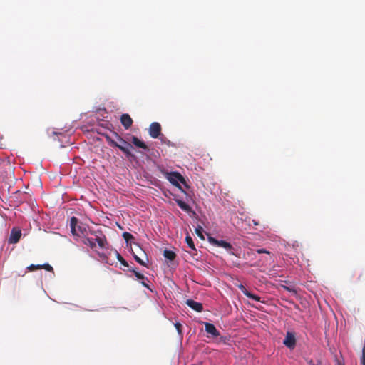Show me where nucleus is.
<instances>
[{
  "label": "nucleus",
  "mask_w": 365,
  "mask_h": 365,
  "mask_svg": "<svg viewBox=\"0 0 365 365\" xmlns=\"http://www.w3.org/2000/svg\"><path fill=\"white\" fill-rule=\"evenodd\" d=\"M89 233L92 235H94L95 239L88 237V235H86L85 237H83V244L90 247L91 249H93L96 246V242H97L99 247L102 249L106 248L108 245L107 240L101 231L89 230Z\"/></svg>",
  "instance_id": "nucleus-1"
},
{
  "label": "nucleus",
  "mask_w": 365,
  "mask_h": 365,
  "mask_svg": "<svg viewBox=\"0 0 365 365\" xmlns=\"http://www.w3.org/2000/svg\"><path fill=\"white\" fill-rule=\"evenodd\" d=\"M115 134L122 145L118 144L109 135H106L105 138L108 144L112 147L118 148L126 155L127 158H135V155L130 151V148H133V146L124 139H123L120 136H119L118 133H115Z\"/></svg>",
  "instance_id": "nucleus-2"
},
{
  "label": "nucleus",
  "mask_w": 365,
  "mask_h": 365,
  "mask_svg": "<svg viewBox=\"0 0 365 365\" xmlns=\"http://www.w3.org/2000/svg\"><path fill=\"white\" fill-rule=\"evenodd\" d=\"M70 226L71 231L73 235L83 237L89 234L88 226L85 224L78 225V219L76 217L71 218Z\"/></svg>",
  "instance_id": "nucleus-3"
},
{
  "label": "nucleus",
  "mask_w": 365,
  "mask_h": 365,
  "mask_svg": "<svg viewBox=\"0 0 365 365\" xmlns=\"http://www.w3.org/2000/svg\"><path fill=\"white\" fill-rule=\"evenodd\" d=\"M167 180L175 187L182 190L180 182L183 184L185 186L188 187L187 182L183 176L178 172H170L166 174Z\"/></svg>",
  "instance_id": "nucleus-4"
},
{
  "label": "nucleus",
  "mask_w": 365,
  "mask_h": 365,
  "mask_svg": "<svg viewBox=\"0 0 365 365\" xmlns=\"http://www.w3.org/2000/svg\"><path fill=\"white\" fill-rule=\"evenodd\" d=\"M208 241L210 244L217 246V247H222L225 248L227 251L230 252L232 246L230 243L225 241V240H218L212 237H208Z\"/></svg>",
  "instance_id": "nucleus-5"
},
{
  "label": "nucleus",
  "mask_w": 365,
  "mask_h": 365,
  "mask_svg": "<svg viewBox=\"0 0 365 365\" xmlns=\"http://www.w3.org/2000/svg\"><path fill=\"white\" fill-rule=\"evenodd\" d=\"M296 337L293 332L287 331L283 344L289 349H293L296 346Z\"/></svg>",
  "instance_id": "nucleus-6"
},
{
  "label": "nucleus",
  "mask_w": 365,
  "mask_h": 365,
  "mask_svg": "<svg viewBox=\"0 0 365 365\" xmlns=\"http://www.w3.org/2000/svg\"><path fill=\"white\" fill-rule=\"evenodd\" d=\"M161 133V125L159 123L153 122L149 127V135L153 138H158Z\"/></svg>",
  "instance_id": "nucleus-7"
},
{
  "label": "nucleus",
  "mask_w": 365,
  "mask_h": 365,
  "mask_svg": "<svg viewBox=\"0 0 365 365\" xmlns=\"http://www.w3.org/2000/svg\"><path fill=\"white\" fill-rule=\"evenodd\" d=\"M21 236V230L17 227H14L10 234V237L9 238V243L10 244H16L17 243Z\"/></svg>",
  "instance_id": "nucleus-8"
},
{
  "label": "nucleus",
  "mask_w": 365,
  "mask_h": 365,
  "mask_svg": "<svg viewBox=\"0 0 365 365\" xmlns=\"http://www.w3.org/2000/svg\"><path fill=\"white\" fill-rule=\"evenodd\" d=\"M138 249L140 251L141 254L143 255L144 259H142L140 256H138V252L135 253V252H134L133 250H132L133 257H134L135 260L138 263H139L140 265L147 267V263L148 262V256H147L146 253L140 247H138Z\"/></svg>",
  "instance_id": "nucleus-9"
},
{
  "label": "nucleus",
  "mask_w": 365,
  "mask_h": 365,
  "mask_svg": "<svg viewBox=\"0 0 365 365\" xmlns=\"http://www.w3.org/2000/svg\"><path fill=\"white\" fill-rule=\"evenodd\" d=\"M138 249L140 251L141 254L143 255L144 259H142L140 256H138V252L135 253V252H134L133 250H132L133 257H134L135 260L138 263H139L140 265L147 267V263L148 262V256H147L146 253L140 247H138Z\"/></svg>",
  "instance_id": "nucleus-10"
},
{
  "label": "nucleus",
  "mask_w": 365,
  "mask_h": 365,
  "mask_svg": "<svg viewBox=\"0 0 365 365\" xmlns=\"http://www.w3.org/2000/svg\"><path fill=\"white\" fill-rule=\"evenodd\" d=\"M138 249L140 251L141 254L143 255L144 259H142L140 256H138V252L135 253V252H134L133 250H132L133 257H134L135 260L138 263H139L140 265L147 267V263L148 262V256H147L146 253L140 247H138Z\"/></svg>",
  "instance_id": "nucleus-11"
},
{
  "label": "nucleus",
  "mask_w": 365,
  "mask_h": 365,
  "mask_svg": "<svg viewBox=\"0 0 365 365\" xmlns=\"http://www.w3.org/2000/svg\"><path fill=\"white\" fill-rule=\"evenodd\" d=\"M204 325L205 331L210 334L212 337L216 338L220 335L219 331L217 330L213 324L210 322H204Z\"/></svg>",
  "instance_id": "nucleus-12"
},
{
  "label": "nucleus",
  "mask_w": 365,
  "mask_h": 365,
  "mask_svg": "<svg viewBox=\"0 0 365 365\" xmlns=\"http://www.w3.org/2000/svg\"><path fill=\"white\" fill-rule=\"evenodd\" d=\"M120 123L125 129L128 130L131 127L133 121L128 114L124 113L120 116Z\"/></svg>",
  "instance_id": "nucleus-13"
},
{
  "label": "nucleus",
  "mask_w": 365,
  "mask_h": 365,
  "mask_svg": "<svg viewBox=\"0 0 365 365\" xmlns=\"http://www.w3.org/2000/svg\"><path fill=\"white\" fill-rule=\"evenodd\" d=\"M186 304L197 312H201L203 310L202 304L200 302L194 301L193 299H187Z\"/></svg>",
  "instance_id": "nucleus-14"
},
{
  "label": "nucleus",
  "mask_w": 365,
  "mask_h": 365,
  "mask_svg": "<svg viewBox=\"0 0 365 365\" xmlns=\"http://www.w3.org/2000/svg\"><path fill=\"white\" fill-rule=\"evenodd\" d=\"M238 288L240 289V290L245 295L247 296L248 298H250L255 301H257V302H260V297L256 294H254L251 292H250L247 289L246 287L242 285V284H240L238 286Z\"/></svg>",
  "instance_id": "nucleus-15"
},
{
  "label": "nucleus",
  "mask_w": 365,
  "mask_h": 365,
  "mask_svg": "<svg viewBox=\"0 0 365 365\" xmlns=\"http://www.w3.org/2000/svg\"><path fill=\"white\" fill-rule=\"evenodd\" d=\"M131 142L135 146H136L138 148H142L145 150H149V148L147 146V145L145 143V142L140 140L135 136H132Z\"/></svg>",
  "instance_id": "nucleus-16"
},
{
  "label": "nucleus",
  "mask_w": 365,
  "mask_h": 365,
  "mask_svg": "<svg viewBox=\"0 0 365 365\" xmlns=\"http://www.w3.org/2000/svg\"><path fill=\"white\" fill-rule=\"evenodd\" d=\"M163 256L170 261H173L176 257V254L172 250H165Z\"/></svg>",
  "instance_id": "nucleus-17"
},
{
  "label": "nucleus",
  "mask_w": 365,
  "mask_h": 365,
  "mask_svg": "<svg viewBox=\"0 0 365 365\" xmlns=\"http://www.w3.org/2000/svg\"><path fill=\"white\" fill-rule=\"evenodd\" d=\"M176 203L182 210L187 212L190 210V207L184 201L181 200H177Z\"/></svg>",
  "instance_id": "nucleus-18"
},
{
  "label": "nucleus",
  "mask_w": 365,
  "mask_h": 365,
  "mask_svg": "<svg viewBox=\"0 0 365 365\" xmlns=\"http://www.w3.org/2000/svg\"><path fill=\"white\" fill-rule=\"evenodd\" d=\"M185 242H187V245L192 250H195V244L192 240V238L190 235H187L185 237Z\"/></svg>",
  "instance_id": "nucleus-19"
},
{
  "label": "nucleus",
  "mask_w": 365,
  "mask_h": 365,
  "mask_svg": "<svg viewBox=\"0 0 365 365\" xmlns=\"http://www.w3.org/2000/svg\"><path fill=\"white\" fill-rule=\"evenodd\" d=\"M129 271L133 272L135 276L139 279V280H147V277H145L143 274L137 272L136 270L133 269H130Z\"/></svg>",
  "instance_id": "nucleus-20"
},
{
  "label": "nucleus",
  "mask_w": 365,
  "mask_h": 365,
  "mask_svg": "<svg viewBox=\"0 0 365 365\" xmlns=\"http://www.w3.org/2000/svg\"><path fill=\"white\" fill-rule=\"evenodd\" d=\"M123 237L125 240V242L128 243L130 240L133 239L134 237L133 235L128 232H125L123 233Z\"/></svg>",
  "instance_id": "nucleus-21"
},
{
  "label": "nucleus",
  "mask_w": 365,
  "mask_h": 365,
  "mask_svg": "<svg viewBox=\"0 0 365 365\" xmlns=\"http://www.w3.org/2000/svg\"><path fill=\"white\" fill-rule=\"evenodd\" d=\"M202 232H203V229L201 226L199 225L197 227L195 228V232L197 235V236L200 239L204 240V236H203Z\"/></svg>",
  "instance_id": "nucleus-22"
},
{
  "label": "nucleus",
  "mask_w": 365,
  "mask_h": 365,
  "mask_svg": "<svg viewBox=\"0 0 365 365\" xmlns=\"http://www.w3.org/2000/svg\"><path fill=\"white\" fill-rule=\"evenodd\" d=\"M117 259L125 267H128V263L124 259V258L119 254H117Z\"/></svg>",
  "instance_id": "nucleus-23"
},
{
  "label": "nucleus",
  "mask_w": 365,
  "mask_h": 365,
  "mask_svg": "<svg viewBox=\"0 0 365 365\" xmlns=\"http://www.w3.org/2000/svg\"><path fill=\"white\" fill-rule=\"evenodd\" d=\"M41 269V264H38V265L31 264L27 267V269L30 272H33V271H35L37 269Z\"/></svg>",
  "instance_id": "nucleus-24"
},
{
  "label": "nucleus",
  "mask_w": 365,
  "mask_h": 365,
  "mask_svg": "<svg viewBox=\"0 0 365 365\" xmlns=\"http://www.w3.org/2000/svg\"><path fill=\"white\" fill-rule=\"evenodd\" d=\"M282 288L284 289L286 291L292 292L294 294H297L296 289L294 288H293V287H287V286H285V285H282Z\"/></svg>",
  "instance_id": "nucleus-25"
},
{
  "label": "nucleus",
  "mask_w": 365,
  "mask_h": 365,
  "mask_svg": "<svg viewBox=\"0 0 365 365\" xmlns=\"http://www.w3.org/2000/svg\"><path fill=\"white\" fill-rule=\"evenodd\" d=\"M41 269H44L48 272H53V267L48 263L41 265Z\"/></svg>",
  "instance_id": "nucleus-26"
},
{
  "label": "nucleus",
  "mask_w": 365,
  "mask_h": 365,
  "mask_svg": "<svg viewBox=\"0 0 365 365\" xmlns=\"http://www.w3.org/2000/svg\"><path fill=\"white\" fill-rule=\"evenodd\" d=\"M175 327L178 334H181V333H182V324L180 322H176L175 324Z\"/></svg>",
  "instance_id": "nucleus-27"
},
{
  "label": "nucleus",
  "mask_w": 365,
  "mask_h": 365,
  "mask_svg": "<svg viewBox=\"0 0 365 365\" xmlns=\"http://www.w3.org/2000/svg\"><path fill=\"white\" fill-rule=\"evenodd\" d=\"M256 252H257L258 254H262V253H266V254H268V255H269V254H270V252H269V251H267V250L263 249V248H262V249H257V250H256Z\"/></svg>",
  "instance_id": "nucleus-28"
},
{
  "label": "nucleus",
  "mask_w": 365,
  "mask_h": 365,
  "mask_svg": "<svg viewBox=\"0 0 365 365\" xmlns=\"http://www.w3.org/2000/svg\"><path fill=\"white\" fill-rule=\"evenodd\" d=\"M361 364H362V365H365V344H364V346L363 347V350H362Z\"/></svg>",
  "instance_id": "nucleus-29"
},
{
  "label": "nucleus",
  "mask_w": 365,
  "mask_h": 365,
  "mask_svg": "<svg viewBox=\"0 0 365 365\" xmlns=\"http://www.w3.org/2000/svg\"><path fill=\"white\" fill-rule=\"evenodd\" d=\"M308 363H309V365H321V362L319 361L314 362L312 360H309Z\"/></svg>",
  "instance_id": "nucleus-30"
},
{
  "label": "nucleus",
  "mask_w": 365,
  "mask_h": 365,
  "mask_svg": "<svg viewBox=\"0 0 365 365\" xmlns=\"http://www.w3.org/2000/svg\"><path fill=\"white\" fill-rule=\"evenodd\" d=\"M140 281H141V284H142L143 286H144L145 287L148 288V285L146 283V280H140ZM147 281H148V280L147 279Z\"/></svg>",
  "instance_id": "nucleus-31"
},
{
  "label": "nucleus",
  "mask_w": 365,
  "mask_h": 365,
  "mask_svg": "<svg viewBox=\"0 0 365 365\" xmlns=\"http://www.w3.org/2000/svg\"><path fill=\"white\" fill-rule=\"evenodd\" d=\"M252 222H253V224H254L255 225H259L258 222H257L255 220H252Z\"/></svg>",
  "instance_id": "nucleus-32"
},
{
  "label": "nucleus",
  "mask_w": 365,
  "mask_h": 365,
  "mask_svg": "<svg viewBox=\"0 0 365 365\" xmlns=\"http://www.w3.org/2000/svg\"><path fill=\"white\" fill-rule=\"evenodd\" d=\"M136 252H138V256H142V257H143V255L141 254V252H140V251L139 250H137Z\"/></svg>",
  "instance_id": "nucleus-33"
},
{
  "label": "nucleus",
  "mask_w": 365,
  "mask_h": 365,
  "mask_svg": "<svg viewBox=\"0 0 365 365\" xmlns=\"http://www.w3.org/2000/svg\"><path fill=\"white\" fill-rule=\"evenodd\" d=\"M337 365H344V364L340 361H337Z\"/></svg>",
  "instance_id": "nucleus-34"
}]
</instances>
